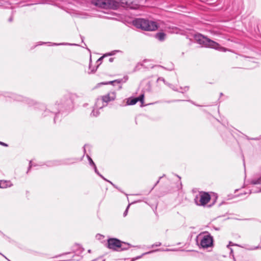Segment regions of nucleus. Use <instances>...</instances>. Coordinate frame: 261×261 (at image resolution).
Here are the masks:
<instances>
[{
  "instance_id": "26",
  "label": "nucleus",
  "mask_w": 261,
  "mask_h": 261,
  "mask_svg": "<svg viewBox=\"0 0 261 261\" xmlns=\"http://www.w3.org/2000/svg\"><path fill=\"white\" fill-rule=\"evenodd\" d=\"M157 81H158V82H159V81H162V82H163L164 83H165V79H164L163 77H159V78L158 79V80H157Z\"/></svg>"
},
{
  "instance_id": "27",
  "label": "nucleus",
  "mask_w": 261,
  "mask_h": 261,
  "mask_svg": "<svg viewBox=\"0 0 261 261\" xmlns=\"http://www.w3.org/2000/svg\"><path fill=\"white\" fill-rule=\"evenodd\" d=\"M32 166V161H30V163H29V167L28 168V171H27V173L29 172V171H30V169L31 168Z\"/></svg>"
},
{
  "instance_id": "12",
  "label": "nucleus",
  "mask_w": 261,
  "mask_h": 261,
  "mask_svg": "<svg viewBox=\"0 0 261 261\" xmlns=\"http://www.w3.org/2000/svg\"><path fill=\"white\" fill-rule=\"evenodd\" d=\"M166 34L163 32H159L156 34L155 35V38L161 41H164L165 39L166 38Z\"/></svg>"
},
{
  "instance_id": "37",
  "label": "nucleus",
  "mask_w": 261,
  "mask_h": 261,
  "mask_svg": "<svg viewBox=\"0 0 261 261\" xmlns=\"http://www.w3.org/2000/svg\"><path fill=\"white\" fill-rule=\"evenodd\" d=\"M40 107H42V109L44 108V107L43 105H40Z\"/></svg>"
},
{
  "instance_id": "28",
  "label": "nucleus",
  "mask_w": 261,
  "mask_h": 261,
  "mask_svg": "<svg viewBox=\"0 0 261 261\" xmlns=\"http://www.w3.org/2000/svg\"><path fill=\"white\" fill-rule=\"evenodd\" d=\"M180 89L184 90L185 91H188L189 90V87H185L184 88H182L181 87Z\"/></svg>"
},
{
  "instance_id": "21",
  "label": "nucleus",
  "mask_w": 261,
  "mask_h": 261,
  "mask_svg": "<svg viewBox=\"0 0 261 261\" xmlns=\"http://www.w3.org/2000/svg\"><path fill=\"white\" fill-rule=\"evenodd\" d=\"M93 167H94V171H95V173L96 174H97L99 176H100L102 178H103V179L106 180L105 177L99 173L97 169L96 165L95 166H93Z\"/></svg>"
},
{
  "instance_id": "25",
  "label": "nucleus",
  "mask_w": 261,
  "mask_h": 261,
  "mask_svg": "<svg viewBox=\"0 0 261 261\" xmlns=\"http://www.w3.org/2000/svg\"><path fill=\"white\" fill-rule=\"evenodd\" d=\"M118 51H119V50L113 51L111 53H110L108 54L107 56H112V55H114L115 54V52H118Z\"/></svg>"
},
{
  "instance_id": "8",
  "label": "nucleus",
  "mask_w": 261,
  "mask_h": 261,
  "mask_svg": "<svg viewBox=\"0 0 261 261\" xmlns=\"http://www.w3.org/2000/svg\"><path fill=\"white\" fill-rule=\"evenodd\" d=\"M69 159H67L64 161L63 163H61V161H49L47 162L46 166L48 167H53L55 166L61 165L62 164H69L68 163Z\"/></svg>"
},
{
  "instance_id": "33",
  "label": "nucleus",
  "mask_w": 261,
  "mask_h": 261,
  "mask_svg": "<svg viewBox=\"0 0 261 261\" xmlns=\"http://www.w3.org/2000/svg\"><path fill=\"white\" fill-rule=\"evenodd\" d=\"M54 44L56 45H64L65 44L64 43H60V44H56V43H55Z\"/></svg>"
},
{
  "instance_id": "23",
  "label": "nucleus",
  "mask_w": 261,
  "mask_h": 261,
  "mask_svg": "<svg viewBox=\"0 0 261 261\" xmlns=\"http://www.w3.org/2000/svg\"><path fill=\"white\" fill-rule=\"evenodd\" d=\"M136 99H138V101H140L142 103H143V99H144V95L142 94V95H140L138 97H136Z\"/></svg>"
},
{
  "instance_id": "15",
  "label": "nucleus",
  "mask_w": 261,
  "mask_h": 261,
  "mask_svg": "<svg viewBox=\"0 0 261 261\" xmlns=\"http://www.w3.org/2000/svg\"><path fill=\"white\" fill-rule=\"evenodd\" d=\"M250 184L252 185H260L261 184V176L257 178H254L251 180Z\"/></svg>"
},
{
  "instance_id": "19",
  "label": "nucleus",
  "mask_w": 261,
  "mask_h": 261,
  "mask_svg": "<svg viewBox=\"0 0 261 261\" xmlns=\"http://www.w3.org/2000/svg\"><path fill=\"white\" fill-rule=\"evenodd\" d=\"M105 57V56H103L101 57L100 58H99L98 59V60L97 61V63H99L97 65L96 68L95 69L91 70V73H93V72H94L96 70V69L98 68V66L101 64V61L102 60V59L104 58Z\"/></svg>"
},
{
  "instance_id": "2",
  "label": "nucleus",
  "mask_w": 261,
  "mask_h": 261,
  "mask_svg": "<svg viewBox=\"0 0 261 261\" xmlns=\"http://www.w3.org/2000/svg\"><path fill=\"white\" fill-rule=\"evenodd\" d=\"M133 24L136 28L144 31H153L157 29L156 23L143 18H136L133 21Z\"/></svg>"
},
{
  "instance_id": "6",
  "label": "nucleus",
  "mask_w": 261,
  "mask_h": 261,
  "mask_svg": "<svg viewBox=\"0 0 261 261\" xmlns=\"http://www.w3.org/2000/svg\"><path fill=\"white\" fill-rule=\"evenodd\" d=\"M202 248H207L213 245V239L210 234L204 235L200 242Z\"/></svg>"
},
{
  "instance_id": "9",
  "label": "nucleus",
  "mask_w": 261,
  "mask_h": 261,
  "mask_svg": "<svg viewBox=\"0 0 261 261\" xmlns=\"http://www.w3.org/2000/svg\"><path fill=\"white\" fill-rule=\"evenodd\" d=\"M211 197H200L199 203L198 202V197H196L195 200L198 205H204L210 201Z\"/></svg>"
},
{
  "instance_id": "30",
  "label": "nucleus",
  "mask_w": 261,
  "mask_h": 261,
  "mask_svg": "<svg viewBox=\"0 0 261 261\" xmlns=\"http://www.w3.org/2000/svg\"><path fill=\"white\" fill-rule=\"evenodd\" d=\"M113 61H114V58H110L109 59V61H110V62H112Z\"/></svg>"
},
{
  "instance_id": "13",
  "label": "nucleus",
  "mask_w": 261,
  "mask_h": 261,
  "mask_svg": "<svg viewBox=\"0 0 261 261\" xmlns=\"http://www.w3.org/2000/svg\"><path fill=\"white\" fill-rule=\"evenodd\" d=\"M138 101V99L136 98H129L127 99L126 104L127 105H134Z\"/></svg>"
},
{
  "instance_id": "24",
  "label": "nucleus",
  "mask_w": 261,
  "mask_h": 261,
  "mask_svg": "<svg viewBox=\"0 0 261 261\" xmlns=\"http://www.w3.org/2000/svg\"><path fill=\"white\" fill-rule=\"evenodd\" d=\"M24 100L27 102L28 104H33L34 101L32 100L29 99V98H24Z\"/></svg>"
},
{
  "instance_id": "31",
  "label": "nucleus",
  "mask_w": 261,
  "mask_h": 261,
  "mask_svg": "<svg viewBox=\"0 0 261 261\" xmlns=\"http://www.w3.org/2000/svg\"><path fill=\"white\" fill-rule=\"evenodd\" d=\"M162 178V177H160L159 179L156 181V184H155V186L160 181V179Z\"/></svg>"
},
{
  "instance_id": "14",
  "label": "nucleus",
  "mask_w": 261,
  "mask_h": 261,
  "mask_svg": "<svg viewBox=\"0 0 261 261\" xmlns=\"http://www.w3.org/2000/svg\"><path fill=\"white\" fill-rule=\"evenodd\" d=\"M127 80V77H124L123 78V79H118V80H115L113 81H111V82H109V84H113L116 83H117L118 84H120L122 82H123V83L125 82Z\"/></svg>"
},
{
  "instance_id": "20",
  "label": "nucleus",
  "mask_w": 261,
  "mask_h": 261,
  "mask_svg": "<svg viewBox=\"0 0 261 261\" xmlns=\"http://www.w3.org/2000/svg\"><path fill=\"white\" fill-rule=\"evenodd\" d=\"M87 156L88 158V161H89V164L91 166H95V163L93 162V160H92V159L88 155H87Z\"/></svg>"
},
{
  "instance_id": "34",
  "label": "nucleus",
  "mask_w": 261,
  "mask_h": 261,
  "mask_svg": "<svg viewBox=\"0 0 261 261\" xmlns=\"http://www.w3.org/2000/svg\"><path fill=\"white\" fill-rule=\"evenodd\" d=\"M9 21H10V22L12 21V17H11L9 18Z\"/></svg>"
},
{
  "instance_id": "16",
  "label": "nucleus",
  "mask_w": 261,
  "mask_h": 261,
  "mask_svg": "<svg viewBox=\"0 0 261 261\" xmlns=\"http://www.w3.org/2000/svg\"><path fill=\"white\" fill-rule=\"evenodd\" d=\"M11 97L13 98L14 100L17 101H21L23 100V98L21 96L16 95L15 94H12Z\"/></svg>"
},
{
  "instance_id": "29",
  "label": "nucleus",
  "mask_w": 261,
  "mask_h": 261,
  "mask_svg": "<svg viewBox=\"0 0 261 261\" xmlns=\"http://www.w3.org/2000/svg\"><path fill=\"white\" fill-rule=\"evenodd\" d=\"M0 144L5 146H8V145L4 142H0Z\"/></svg>"
},
{
  "instance_id": "4",
  "label": "nucleus",
  "mask_w": 261,
  "mask_h": 261,
  "mask_svg": "<svg viewBox=\"0 0 261 261\" xmlns=\"http://www.w3.org/2000/svg\"><path fill=\"white\" fill-rule=\"evenodd\" d=\"M123 243H124L122 242L118 239L115 238H110L108 240L107 247L110 249L114 251H118V249L122 247V245Z\"/></svg>"
},
{
  "instance_id": "3",
  "label": "nucleus",
  "mask_w": 261,
  "mask_h": 261,
  "mask_svg": "<svg viewBox=\"0 0 261 261\" xmlns=\"http://www.w3.org/2000/svg\"><path fill=\"white\" fill-rule=\"evenodd\" d=\"M92 3L104 9H116L119 6V3L114 0H92Z\"/></svg>"
},
{
  "instance_id": "1",
  "label": "nucleus",
  "mask_w": 261,
  "mask_h": 261,
  "mask_svg": "<svg viewBox=\"0 0 261 261\" xmlns=\"http://www.w3.org/2000/svg\"><path fill=\"white\" fill-rule=\"evenodd\" d=\"M195 39L199 44L202 45L203 46L210 47L223 52L226 50L225 48L221 46L218 43L202 35H196Z\"/></svg>"
},
{
  "instance_id": "35",
  "label": "nucleus",
  "mask_w": 261,
  "mask_h": 261,
  "mask_svg": "<svg viewBox=\"0 0 261 261\" xmlns=\"http://www.w3.org/2000/svg\"><path fill=\"white\" fill-rule=\"evenodd\" d=\"M70 102H71V100H70V99H68V100H67V103H70Z\"/></svg>"
},
{
  "instance_id": "18",
  "label": "nucleus",
  "mask_w": 261,
  "mask_h": 261,
  "mask_svg": "<svg viewBox=\"0 0 261 261\" xmlns=\"http://www.w3.org/2000/svg\"><path fill=\"white\" fill-rule=\"evenodd\" d=\"M8 182L5 180H0V188H6L8 187Z\"/></svg>"
},
{
  "instance_id": "11",
  "label": "nucleus",
  "mask_w": 261,
  "mask_h": 261,
  "mask_svg": "<svg viewBox=\"0 0 261 261\" xmlns=\"http://www.w3.org/2000/svg\"><path fill=\"white\" fill-rule=\"evenodd\" d=\"M193 194L195 195V196H210V194L208 192H199L196 189H194L192 190Z\"/></svg>"
},
{
  "instance_id": "10",
  "label": "nucleus",
  "mask_w": 261,
  "mask_h": 261,
  "mask_svg": "<svg viewBox=\"0 0 261 261\" xmlns=\"http://www.w3.org/2000/svg\"><path fill=\"white\" fill-rule=\"evenodd\" d=\"M137 3V0H126L125 2V4L127 7L133 9H136L137 8L138 4Z\"/></svg>"
},
{
  "instance_id": "39",
  "label": "nucleus",
  "mask_w": 261,
  "mask_h": 261,
  "mask_svg": "<svg viewBox=\"0 0 261 261\" xmlns=\"http://www.w3.org/2000/svg\"><path fill=\"white\" fill-rule=\"evenodd\" d=\"M89 68L91 69V65H90V64L89 65Z\"/></svg>"
},
{
  "instance_id": "22",
  "label": "nucleus",
  "mask_w": 261,
  "mask_h": 261,
  "mask_svg": "<svg viewBox=\"0 0 261 261\" xmlns=\"http://www.w3.org/2000/svg\"><path fill=\"white\" fill-rule=\"evenodd\" d=\"M177 176L179 178V179H180V177L178 176ZM177 188L178 190L181 189L182 188V184H181L180 180H179V182L178 183V184L177 185Z\"/></svg>"
},
{
  "instance_id": "36",
  "label": "nucleus",
  "mask_w": 261,
  "mask_h": 261,
  "mask_svg": "<svg viewBox=\"0 0 261 261\" xmlns=\"http://www.w3.org/2000/svg\"><path fill=\"white\" fill-rule=\"evenodd\" d=\"M159 67H161V68H164V69H166V68L165 67H163V66H159Z\"/></svg>"
},
{
  "instance_id": "17",
  "label": "nucleus",
  "mask_w": 261,
  "mask_h": 261,
  "mask_svg": "<svg viewBox=\"0 0 261 261\" xmlns=\"http://www.w3.org/2000/svg\"><path fill=\"white\" fill-rule=\"evenodd\" d=\"M61 111V110H58V109H57V111H56V110H54V109H52V112H51L54 113V114H55V118H54V122H55V123H56V120H57V118L58 117V115H59V113H60V112Z\"/></svg>"
},
{
  "instance_id": "7",
  "label": "nucleus",
  "mask_w": 261,
  "mask_h": 261,
  "mask_svg": "<svg viewBox=\"0 0 261 261\" xmlns=\"http://www.w3.org/2000/svg\"><path fill=\"white\" fill-rule=\"evenodd\" d=\"M116 98V93L115 92H110L107 95L103 96L101 98L104 102L107 105L109 101L114 100Z\"/></svg>"
},
{
  "instance_id": "38",
  "label": "nucleus",
  "mask_w": 261,
  "mask_h": 261,
  "mask_svg": "<svg viewBox=\"0 0 261 261\" xmlns=\"http://www.w3.org/2000/svg\"><path fill=\"white\" fill-rule=\"evenodd\" d=\"M211 193L213 194L214 195V196H215L214 193L211 192Z\"/></svg>"
},
{
  "instance_id": "5",
  "label": "nucleus",
  "mask_w": 261,
  "mask_h": 261,
  "mask_svg": "<svg viewBox=\"0 0 261 261\" xmlns=\"http://www.w3.org/2000/svg\"><path fill=\"white\" fill-rule=\"evenodd\" d=\"M107 106V103L103 102L101 98H97L95 102L94 109L91 113V115L93 116H97L99 115L98 110L101 109L102 108Z\"/></svg>"
},
{
  "instance_id": "32",
  "label": "nucleus",
  "mask_w": 261,
  "mask_h": 261,
  "mask_svg": "<svg viewBox=\"0 0 261 261\" xmlns=\"http://www.w3.org/2000/svg\"><path fill=\"white\" fill-rule=\"evenodd\" d=\"M251 139L254 140H258L259 139L258 138H252Z\"/></svg>"
}]
</instances>
